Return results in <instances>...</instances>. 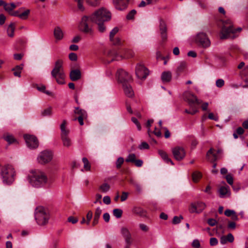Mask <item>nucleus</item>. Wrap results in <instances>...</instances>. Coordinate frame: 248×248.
<instances>
[{"label": "nucleus", "instance_id": "obj_29", "mask_svg": "<svg viewBox=\"0 0 248 248\" xmlns=\"http://www.w3.org/2000/svg\"><path fill=\"white\" fill-rule=\"evenodd\" d=\"M186 67V63L185 62H180L179 65L177 66L176 73L178 76H179L183 73Z\"/></svg>", "mask_w": 248, "mask_h": 248}, {"label": "nucleus", "instance_id": "obj_4", "mask_svg": "<svg viewBox=\"0 0 248 248\" xmlns=\"http://www.w3.org/2000/svg\"><path fill=\"white\" fill-rule=\"evenodd\" d=\"M223 25L221 31L220 38L221 39L234 38L235 33L237 32H240L242 31L241 28L234 29L232 22L230 19L224 21L223 22Z\"/></svg>", "mask_w": 248, "mask_h": 248}, {"label": "nucleus", "instance_id": "obj_39", "mask_svg": "<svg viewBox=\"0 0 248 248\" xmlns=\"http://www.w3.org/2000/svg\"><path fill=\"white\" fill-rule=\"evenodd\" d=\"M51 114L52 108L51 107H49L44 109L41 112L42 116L44 117L50 116Z\"/></svg>", "mask_w": 248, "mask_h": 248}, {"label": "nucleus", "instance_id": "obj_5", "mask_svg": "<svg viewBox=\"0 0 248 248\" xmlns=\"http://www.w3.org/2000/svg\"><path fill=\"white\" fill-rule=\"evenodd\" d=\"M63 61L62 60H57L55 63L54 68L51 72L52 77L59 84L65 83V74L63 68Z\"/></svg>", "mask_w": 248, "mask_h": 248}, {"label": "nucleus", "instance_id": "obj_14", "mask_svg": "<svg viewBox=\"0 0 248 248\" xmlns=\"http://www.w3.org/2000/svg\"><path fill=\"white\" fill-rule=\"evenodd\" d=\"M136 75L140 79H144L149 75V71L143 65L138 64L136 67Z\"/></svg>", "mask_w": 248, "mask_h": 248}, {"label": "nucleus", "instance_id": "obj_13", "mask_svg": "<svg viewBox=\"0 0 248 248\" xmlns=\"http://www.w3.org/2000/svg\"><path fill=\"white\" fill-rule=\"evenodd\" d=\"M184 97L190 107L193 106L194 104L200 105L202 102V100L198 99L196 96L190 92H185L184 94Z\"/></svg>", "mask_w": 248, "mask_h": 248}, {"label": "nucleus", "instance_id": "obj_26", "mask_svg": "<svg viewBox=\"0 0 248 248\" xmlns=\"http://www.w3.org/2000/svg\"><path fill=\"white\" fill-rule=\"evenodd\" d=\"M158 153L161 158L167 163H170L172 165H174L172 161L170 158L167 154L163 150L158 151Z\"/></svg>", "mask_w": 248, "mask_h": 248}, {"label": "nucleus", "instance_id": "obj_45", "mask_svg": "<svg viewBox=\"0 0 248 248\" xmlns=\"http://www.w3.org/2000/svg\"><path fill=\"white\" fill-rule=\"evenodd\" d=\"M191 108L190 110H188L187 109H185V112L188 114H190L191 115H194L198 112V110L197 108L192 106L190 107Z\"/></svg>", "mask_w": 248, "mask_h": 248}, {"label": "nucleus", "instance_id": "obj_17", "mask_svg": "<svg viewBox=\"0 0 248 248\" xmlns=\"http://www.w3.org/2000/svg\"><path fill=\"white\" fill-rule=\"evenodd\" d=\"M206 204L202 202H197L191 203L189 211L191 213H201L205 208Z\"/></svg>", "mask_w": 248, "mask_h": 248}, {"label": "nucleus", "instance_id": "obj_51", "mask_svg": "<svg viewBox=\"0 0 248 248\" xmlns=\"http://www.w3.org/2000/svg\"><path fill=\"white\" fill-rule=\"evenodd\" d=\"M93 217V213L91 211H89L86 215V224L89 225L90 224V221Z\"/></svg>", "mask_w": 248, "mask_h": 248}, {"label": "nucleus", "instance_id": "obj_8", "mask_svg": "<svg viewBox=\"0 0 248 248\" xmlns=\"http://www.w3.org/2000/svg\"><path fill=\"white\" fill-rule=\"evenodd\" d=\"M92 22L91 20V16H83L78 25L79 30L85 33L90 35L93 34V30L90 26V23Z\"/></svg>", "mask_w": 248, "mask_h": 248}, {"label": "nucleus", "instance_id": "obj_36", "mask_svg": "<svg viewBox=\"0 0 248 248\" xmlns=\"http://www.w3.org/2000/svg\"><path fill=\"white\" fill-rule=\"evenodd\" d=\"M110 189V186L107 183H104L99 186V190L103 192H108Z\"/></svg>", "mask_w": 248, "mask_h": 248}, {"label": "nucleus", "instance_id": "obj_22", "mask_svg": "<svg viewBox=\"0 0 248 248\" xmlns=\"http://www.w3.org/2000/svg\"><path fill=\"white\" fill-rule=\"evenodd\" d=\"M69 76L71 80L74 81L78 80L81 78V72L78 69L72 70L70 73Z\"/></svg>", "mask_w": 248, "mask_h": 248}, {"label": "nucleus", "instance_id": "obj_43", "mask_svg": "<svg viewBox=\"0 0 248 248\" xmlns=\"http://www.w3.org/2000/svg\"><path fill=\"white\" fill-rule=\"evenodd\" d=\"M136 155L134 154H130L125 159L126 162L133 163L135 161Z\"/></svg>", "mask_w": 248, "mask_h": 248}, {"label": "nucleus", "instance_id": "obj_60", "mask_svg": "<svg viewBox=\"0 0 248 248\" xmlns=\"http://www.w3.org/2000/svg\"><path fill=\"white\" fill-rule=\"evenodd\" d=\"M208 118L216 121L218 120V117L217 115H215L213 113H209L208 114Z\"/></svg>", "mask_w": 248, "mask_h": 248}, {"label": "nucleus", "instance_id": "obj_56", "mask_svg": "<svg viewBox=\"0 0 248 248\" xmlns=\"http://www.w3.org/2000/svg\"><path fill=\"white\" fill-rule=\"evenodd\" d=\"M69 58L71 61H76L78 59L77 55L73 52L70 53L69 54Z\"/></svg>", "mask_w": 248, "mask_h": 248}, {"label": "nucleus", "instance_id": "obj_38", "mask_svg": "<svg viewBox=\"0 0 248 248\" xmlns=\"http://www.w3.org/2000/svg\"><path fill=\"white\" fill-rule=\"evenodd\" d=\"M201 177L202 174L200 172L195 171L192 174V179L195 183L198 182Z\"/></svg>", "mask_w": 248, "mask_h": 248}, {"label": "nucleus", "instance_id": "obj_53", "mask_svg": "<svg viewBox=\"0 0 248 248\" xmlns=\"http://www.w3.org/2000/svg\"><path fill=\"white\" fill-rule=\"evenodd\" d=\"M78 2V6L79 10L83 11L84 10V8L82 5V2L84 0H75Z\"/></svg>", "mask_w": 248, "mask_h": 248}, {"label": "nucleus", "instance_id": "obj_47", "mask_svg": "<svg viewBox=\"0 0 248 248\" xmlns=\"http://www.w3.org/2000/svg\"><path fill=\"white\" fill-rule=\"evenodd\" d=\"M183 219V217L182 216H180L179 217L174 216L172 220V223L173 224H177L179 223Z\"/></svg>", "mask_w": 248, "mask_h": 248}, {"label": "nucleus", "instance_id": "obj_63", "mask_svg": "<svg viewBox=\"0 0 248 248\" xmlns=\"http://www.w3.org/2000/svg\"><path fill=\"white\" fill-rule=\"evenodd\" d=\"M236 228V223L233 221H230L228 224V228L229 229H235Z\"/></svg>", "mask_w": 248, "mask_h": 248}, {"label": "nucleus", "instance_id": "obj_41", "mask_svg": "<svg viewBox=\"0 0 248 248\" xmlns=\"http://www.w3.org/2000/svg\"><path fill=\"white\" fill-rule=\"evenodd\" d=\"M30 12V10H26L23 13L19 14V17L22 19H26L29 15Z\"/></svg>", "mask_w": 248, "mask_h": 248}, {"label": "nucleus", "instance_id": "obj_19", "mask_svg": "<svg viewBox=\"0 0 248 248\" xmlns=\"http://www.w3.org/2000/svg\"><path fill=\"white\" fill-rule=\"evenodd\" d=\"M159 32L162 41L167 39V27L165 21L163 19L159 20Z\"/></svg>", "mask_w": 248, "mask_h": 248}, {"label": "nucleus", "instance_id": "obj_59", "mask_svg": "<svg viewBox=\"0 0 248 248\" xmlns=\"http://www.w3.org/2000/svg\"><path fill=\"white\" fill-rule=\"evenodd\" d=\"M68 221L71 222L72 224H75L78 222V218L73 216H70L68 218Z\"/></svg>", "mask_w": 248, "mask_h": 248}, {"label": "nucleus", "instance_id": "obj_6", "mask_svg": "<svg viewBox=\"0 0 248 248\" xmlns=\"http://www.w3.org/2000/svg\"><path fill=\"white\" fill-rule=\"evenodd\" d=\"M120 52H118L115 50H112L108 52V56L111 58L110 62L113 61H119L122 59H129L133 57L134 55V52L129 49H125L123 50V52H121V54H119Z\"/></svg>", "mask_w": 248, "mask_h": 248}, {"label": "nucleus", "instance_id": "obj_30", "mask_svg": "<svg viewBox=\"0 0 248 248\" xmlns=\"http://www.w3.org/2000/svg\"><path fill=\"white\" fill-rule=\"evenodd\" d=\"M161 79L164 82L170 81L171 79V72L170 71L163 72L161 75Z\"/></svg>", "mask_w": 248, "mask_h": 248}, {"label": "nucleus", "instance_id": "obj_11", "mask_svg": "<svg viewBox=\"0 0 248 248\" xmlns=\"http://www.w3.org/2000/svg\"><path fill=\"white\" fill-rule=\"evenodd\" d=\"M195 42L198 45L204 48L209 47L211 44L207 35L203 32H200L197 35Z\"/></svg>", "mask_w": 248, "mask_h": 248}, {"label": "nucleus", "instance_id": "obj_25", "mask_svg": "<svg viewBox=\"0 0 248 248\" xmlns=\"http://www.w3.org/2000/svg\"><path fill=\"white\" fill-rule=\"evenodd\" d=\"M229 192V187L227 186H221L218 189L219 197L221 198H224Z\"/></svg>", "mask_w": 248, "mask_h": 248}, {"label": "nucleus", "instance_id": "obj_1", "mask_svg": "<svg viewBox=\"0 0 248 248\" xmlns=\"http://www.w3.org/2000/svg\"><path fill=\"white\" fill-rule=\"evenodd\" d=\"M91 20L98 25V30L100 32L106 31L105 22L109 21L111 18V13L104 7H101L94 11L91 15Z\"/></svg>", "mask_w": 248, "mask_h": 248}, {"label": "nucleus", "instance_id": "obj_62", "mask_svg": "<svg viewBox=\"0 0 248 248\" xmlns=\"http://www.w3.org/2000/svg\"><path fill=\"white\" fill-rule=\"evenodd\" d=\"M208 224L211 226H214L217 223V221L213 218H209L207 220Z\"/></svg>", "mask_w": 248, "mask_h": 248}, {"label": "nucleus", "instance_id": "obj_28", "mask_svg": "<svg viewBox=\"0 0 248 248\" xmlns=\"http://www.w3.org/2000/svg\"><path fill=\"white\" fill-rule=\"evenodd\" d=\"M3 138L6 140L9 144L17 143V140L14 137V136L10 134L6 133L3 136Z\"/></svg>", "mask_w": 248, "mask_h": 248}, {"label": "nucleus", "instance_id": "obj_23", "mask_svg": "<svg viewBox=\"0 0 248 248\" xmlns=\"http://www.w3.org/2000/svg\"><path fill=\"white\" fill-rule=\"evenodd\" d=\"M122 86L125 95L128 97H132L134 95V92L129 83L124 84Z\"/></svg>", "mask_w": 248, "mask_h": 248}, {"label": "nucleus", "instance_id": "obj_64", "mask_svg": "<svg viewBox=\"0 0 248 248\" xmlns=\"http://www.w3.org/2000/svg\"><path fill=\"white\" fill-rule=\"evenodd\" d=\"M226 238L227 239V240L229 242L232 243L234 241V237L233 235L230 233L227 235Z\"/></svg>", "mask_w": 248, "mask_h": 248}, {"label": "nucleus", "instance_id": "obj_54", "mask_svg": "<svg viewBox=\"0 0 248 248\" xmlns=\"http://www.w3.org/2000/svg\"><path fill=\"white\" fill-rule=\"evenodd\" d=\"M218 244V240L215 237H212L210 239V245L211 246H215L217 245Z\"/></svg>", "mask_w": 248, "mask_h": 248}, {"label": "nucleus", "instance_id": "obj_15", "mask_svg": "<svg viewBox=\"0 0 248 248\" xmlns=\"http://www.w3.org/2000/svg\"><path fill=\"white\" fill-rule=\"evenodd\" d=\"M24 138L29 148L35 149L38 147V141L34 136L26 134L24 135Z\"/></svg>", "mask_w": 248, "mask_h": 248}, {"label": "nucleus", "instance_id": "obj_48", "mask_svg": "<svg viewBox=\"0 0 248 248\" xmlns=\"http://www.w3.org/2000/svg\"><path fill=\"white\" fill-rule=\"evenodd\" d=\"M124 159L123 157H119L116 162V168L117 169H120L121 167L122 164L124 163Z\"/></svg>", "mask_w": 248, "mask_h": 248}, {"label": "nucleus", "instance_id": "obj_21", "mask_svg": "<svg viewBox=\"0 0 248 248\" xmlns=\"http://www.w3.org/2000/svg\"><path fill=\"white\" fill-rule=\"evenodd\" d=\"M121 233L124 238L126 244H131V235L129 230L125 227L121 228Z\"/></svg>", "mask_w": 248, "mask_h": 248}, {"label": "nucleus", "instance_id": "obj_10", "mask_svg": "<svg viewBox=\"0 0 248 248\" xmlns=\"http://www.w3.org/2000/svg\"><path fill=\"white\" fill-rule=\"evenodd\" d=\"M116 77L118 82L121 83L122 85L129 83L131 80V76L126 71L122 69L117 70Z\"/></svg>", "mask_w": 248, "mask_h": 248}, {"label": "nucleus", "instance_id": "obj_44", "mask_svg": "<svg viewBox=\"0 0 248 248\" xmlns=\"http://www.w3.org/2000/svg\"><path fill=\"white\" fill-rule=\"evenodd\" d=\"M100 0H86V2L90 5L96 6L99 4Z\"/></svg>", "mask_w": 248, "mask_h": 248}, {"label": "nucleus", "instance_id": "obj_2", "mask_svg": "<svg viewBox=\"0 0 248 248\" xmlns=\"http://www.w3.org/2000/svg\"><path fill=\"white\" fill-rule=\"evenodd\" d=\"M28 179L30 184L35 187L43 186L47 182L46 176L39 170H31L28 175Z\"/></svg>", "mask_w": 248, "mask_h": 248}, {"label": "nucleus", "instance_id": "obj_3", "mask_svg": "<svg viewBox=\"0 0 248 248\" xmlns=\"http://www.w3.org/2000/svg\"><path fill=\"white\" fill-rule=\"evenodd\" d=\"M0 175L3 183L10 185L15 181L16 173L12 165L6 164L1 167Z\"/></svg>", "mask_w": 248, "mask_h": 248}, {"label": "nucleus", "instance_id": "obj_46", "mask_svg": "<svg viewBox=\"0 0 248 248\" xmlns=\"http://www.w3.org/2000/svg\"><path fill=\"white\" fill-rule=\"evenodd\" d=\"M136 11L135 10H131L126 16V19L128 20L133 19L135 15L136 14Z\"/></svg>", "mask_w": 248, "mask_h": 248}, {"label": "nucleus", "instance_id": "obj_49", "mask_svg": "<svg viewBox=\"0 0 248 248\" xmlns=\"http://www.w3.org/2000/svg\"><path fill=\"white\" fill-rule=\"evenodd\" d=\"M131 121L136 125L138 130L140 131L141 129V127L140 122L137 120V119L135 117H132Z\"/></svg>", "mask_w": 248, "mask_h": 248}, {"label": "nucleus", "instance_id": "obj_32", "mask_svg": "<svg viewBox=\"0 0 248 248\" xmlns=\"http://www.w3.org/2000/svg\"><path fill=\"white\" fill-rule=\"evenodd\" d=\"M15 30V25L14 23H11L8 26L7 32L8 36L13 37L14 36V32Z\"/></svg>", "mask_w": 248, "mask_h": 248}, {"label": "nucleus", "instance_id": "obj_40", "mask_svg": "<svg viewBox=\"0 0 248 248\" xmlns=\"http://www.w3.org/2000/svg\"><path fill=\"white\" fill-rule=\"evenodd\" d=\"M122 214L123 211L120 209L116 208L113 210V215L117 218H120L122 216Z\"/></svg>", "mask_w": 248, "mask_h": 248}, {"label": "nucleus", "instance_id": "obj_24", "mask_svg": "<svg viewBox=\"0 0 248 248\" xmlns=\"http://www.w3.org/2000/svg\"><path fill=\"white\" fill-rule=\"evenodd\" d=\"M54 36L57 40H61L63 38V33L59 27H56L54 30Z\"/></svg>", "mask_w": 248, "mask_h": 248}, {"label": "nucleus", "instance_id": "obj_27", "mask_svg": "<svg viewBox=\"0 0 248 248\" xmlns=\"http://www.w3.org/2000/svg\"><path fill=\"white\" fill-rule=\"evenodd\" d=\"M132 212L140 217H145L146 212L140 207H134L132 209Z\"/></svg>", "mask_w": 248, "mask_h": 248}, {"label": "nucleus", "instance_id": "obj_42", "mask_svg": "<svg viewBox=\"0 0 248 248\" xmlns=\"http://www.w3.org/2000/svg\"><path fill=\"white\" fill-rule=\"evenodd\" d=\"M119 29L118 27L114 28L109 33L110 41H113L114 35L118 32Z\"/></svg>", "mask_w": 248, "mask_h": 248}, {"label": "nucleus", "instance_id": "obj_34", "mask_svg": "<svg viewBox=\"0 0 248 248\" xmlns=\"http://www.w3.org/2000/svg\"><path fill=\"white\" fill-rule=\"evenodd\" d=\"M16 7V5L14 3H11L10 4L6 3L4 5V10L10 13L13 9Z\"/></svg>", "mask_w": 248, "mask_h": 248}, {"label": "nucleus", "instance_id": "obj_18", "mask_svg": "<svg viewBox=\"0 0 248 248\" xmlns=\"http://www.w3.org/2000/svg\"><path fill=\"white\" fill-rule=\"evenodd\" d=\"M172 153L174 158L177 161L183 160L186 155L184 149L179 146L172 148Z\"/></svg>", "mask_w": 248, "mask_h": 248}, {"label": "nucleus", "instance_id": "obj_9", "mask_svg": "<svg viewBox=\"0 0 248 248\" xmlns=\"http://www.w3.org/2000/svg\"><path fill=\"white\" fill-rule=\"evenodd\" d=\"M66 120H63L60 126L62 132L61 139L63 145L65 147H69L72 145V142L68 136L69 131L66 129Z\"/></svg>", "mask_w": 248, "mask_h": 248}, {"label": "nucleus", "instance_id": "obj_55", "mask_svg": "<svg viewBox=\"0 0 248 248\" xmlns=\"http://www.w3.org/2000/svg\"><path fill=\"white\" fill-rule=\"evenodd\" d=\"M192 246L194 248H199L201 246L200 243L198 239H195L192 243Z\"/></svg>", "mask_w": 248, "mask_h": 248}, {"label": "nucleus", "instance_id": "obj_50", "mask_svg": "<svg viewBox=\"0 0 248 248\" xmlns=\"http://www.w3.org/2000/svg\"><path fill=\"white\" fill-rule=\"evenodd\" d=\"M139 148L140 150L148 149L149 148V145L146 142H142L139 146Z\"/></svg>", "mask_w": 248, "mask_h": 248}, {"label": "nucleus", "instance_id": "obj_58", "mask_svg": "<svg viewBox=\"0 0 248 248\" xmlns=\"http://www.w3.org/2000/svg\"><path fill=\"white\" fill-rule=\"evenodd\" d=\"M226 179L228 183L231 185H232L233 184V178L230 174H228L226 176Z\"/></svg>", "mask_w": 248, "mask_h": 248}, {"label": "nucleus", "instance_id": "obj_33", "mask_svg": "<svg viewBox=\"0 0 248 248\" xmlns=\"http://www.w3.org/2000/svg\"><path fill=\"white\" fill-rule=\"evenodd\" d=\"M36 89L38 91L43 93H46L47 95H50L51 94V93L48 91H46V86L44 85L41 84V85H36Z\"/></svg>", "mask_w": 248, "mask_h": 248}, {"label": "nucleus", "instance_id": "obj_37", "mask_svg": "<svg viewBox=\"0 0 248 248\" xmlns=\"http://www.w3.org/2000/svg\"><path fill=\"white\" fill-rule=\"evenodd\" d=\"M82 162L84 164V168L86 171H89L91 169V165L86 157L82 158Z\"/></svg>", "mask_w": 248, "mask_h": 248}, {"label": "nucleus", "instance_id": "obj_7", "mask_svg": "<svg viewBox=\"0 0 248 248\" xmlns=\"http://www.w3.org/2000/svg\"><path fill=\"white\" fill-rule=\"evenodd\" d=\"M49 217V212L46 209L42 207L36 209L35 217L37 223L39 225H45L47 224Z\"/></svg>", "mask_w": 248, "mask_h": 248}, {"label": "nucleus", "instance_id": "obj_35", "mask_svg": "<svg viewBox=\"0 0 248 248\" xmlns=\"http://www.w3.org/2000/svg\"><path fill=\"white\" fill-rule=\"evenodd\" d=\"M244 133V129L241 127H239L236 129L235 131L233 133V138L235 139H236L238 138V135H241L243 134Z\"/></svg>", "mask_w": 248, "mask_h": 248}, {"label": "nucleus", "instance_id": "obj_31", "mask_svg": "<svg viewBox=\"0 0 248 248\" xmlns=\"http://www.w3.org/2000/svg\"><path fill=\"white\" fill-rule=\"evenodd\" d=\"M23 64H20L16 65L15 67L12 69V71H14V75L16 77L20 78L21 77V71L23 69Z\"/></svg>", "mask_w": 248, "mask_h": 248}, {"label": "nucleus", "instance_id": "obj_16", "mask_svg": "<svg viewBox=\"0 0 248 248\" xmlns=\"http://www.w3.org/2000/svg\"><path fill=\"white\" fill-rule=\"evenodd\" d=\"M74 113L78 115V116L75 117L73 119L74 121L78 120L80 125L84 124L83 120L86 119L87 117V114L86 111L78 107H76L74 110Z\"/></svg>", "mask_w": 248, "mask_h": 248}, {"label": "nucleus", "instance_id": "obj_20", "mask_svg": "<svg viewBox=\"0 0 248 248\" xmlns=\"http://www.w3.org/2000/svg\"><path fill=\"white\" fill-rule=\"evenodd\" d=\"M113 2L115 8L122 11L126 8L129 0H113Z\"/></svg>", "mask_w": 248, "mask_h": 248}, {"label": "nucleus", "instance_id": "obj_61", "mask_svg": "<svg viewBox=\"0 0 248 248\" xmlns=\"http://www.w3.org/2000/svg\"><path fill=\"white\" fill-rule=\"evenodd\" d=\"M114 45H120L121 44V40L119 38H113V41H110Z\"/></svg>", "mask_w": 248, "mask_h": 248}, {"label": "nucleus", "instance_id": "obj_52", "mask_svg": "<svg viewBox=\"0 0 248 248\" xmlns=\"http://www.w3.org/2000/svg\"><path fill=\"white\" fill-rule=\"evenodd\" d=\"M216 86L218 88H221L224 85V81L222 79H218L216 82Z\"/></svg>", "mask_w": 248, "mask_h": 248}, {"label": "nucleus", "instance_id": "obj_57", "mask_svg": "<svg viewBox=\"0 0 248 248\" xmlns=\"http://www.w3.org/2000/svg\"><path fill=\"white\" fill-rule=\"evenodd\" d=\"M224 214L227 217H231L235 214V212L233 210L227 209L225 211Z\"/></svg>", "mask_w": 248, "mask_h": 248}, {"label": "nucleus", "instance_id": "obj_12", "mask_svg": "<svg viewBox=\"0 0 248 248\" xmlns=\"http://www.w3.org/2000/svg\"><path fill=\"white\" fill-rule=\"evenodd\" d=\"M53 158V154L51 151L44 150L41 152L37 159L39 163L44 164L49 162Z\"/></svg>", "mask_w": 248, "mask_h": 248}]
</instances>
